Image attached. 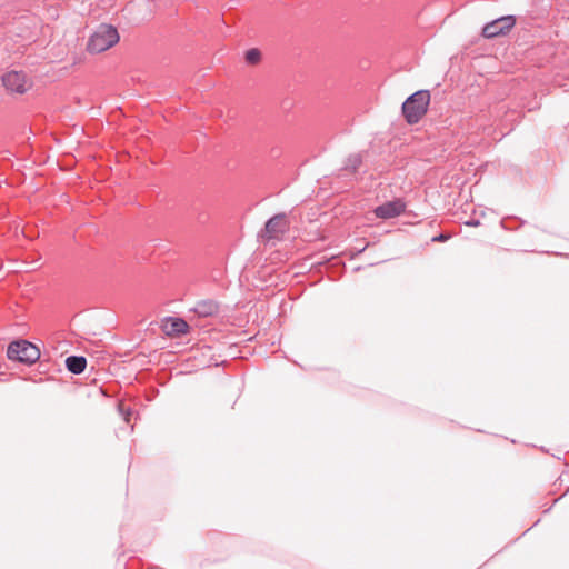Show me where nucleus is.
<instances>
[{"instance_id": "1", "label": "nucleus", "mask_w": 569, "mask_h": 569, "mask_svg": "<svg viewBox=\"0 0 569 569\" xmlns=\"http://www.w3.org/2000/svg\"><path fill=\"white\" fill-rule=\"evenodd\" d=\"M430 94L427 90H420L411 94L402 104V112L408 123H417L427 112Z\"/></svg>"}, {"instance_id": "2", "label": "nucleus", "mask_w": 569, "mask_h": 569, "mask_svg": "<svg viewBox=\"0 0 569 569\" xmlns=\"http://www.w3.org/2000/svg\"><path fill=\"white\" fill-rule=\"evenodd\" d=\"M118 41V30L110 24H101L90 37L87 49L91 53H100L113 47Z\"/></svg>"}, {"instance_id": "3", "label": "nucleus", "mask_w": 569, "mask_h": 569, "mask_svg": "<svg viewBox=\"0 0 569 569\" xmlns=\"http://www.w3.org/2000/svg\"><path fill=\"white\" fill-rule=\"evenodd\" d=\"M7 353L9 359L24 363H34L40 358V350L27 340L11 342Z\"/></svg>"}, {"instance_id": "4", "label": "nucleus", "mask_w": 569, "mask_h": 569, "mask_svg": "<svg viewBox=\"0 0 569 569\" xmlns=\"http://www.w3.org/2000/svg\"><path fill=\"white\" fill-rule=\"evenodd\" d=\"M2 84L11 93L23 94L31 87L32 82L22 71L11 70L2 76Z\"/></svg>"}, {"instance_id": "5", "label": "nucleus", "mask_w": 569, "mask_h": 569, "mask_svg": "<svg viewBox=\"0 0 569 569\" xmlns=\"http://www.w3.org/2000/svg\"><path fill=\"white\" fill-rule=\"evenodd\" d=\"M513 26L515 18L512 16L501 17L487 23L482 29V36L489 39L495 38L507 33Z\"/></svg>"}, {"instance_id": "6", "label": "nucleus", "mask_w": 569, "mask_h": 569, "mask_svg": "<svg viewBox=\"0 0 569 569\" xmlns=\"http://www.w3.org/2000/svg\"><path fill=\"white\" fill-rule=\"evenodd\" d=\"M406 210V203L401 199L388 201L375 209V214L379 219H391L399 217Z\"/></svg>"}, {"instance_id": "7", "label": "nucleus", "mask_w": 569, "mask_h": 569, "mask_svg": "<svg viewBox=\"0 0 569 569\" xmlns=\"http://www.w3.org/2000/svg\"><path fill=\"white\" fill-rule=\"evenodd\" d=\"M289 228L288 220L284 214H276L269 219L264 227L266 237L268 239L280 238Z\"/></svg>"}, {"instance_id": "8", "label": "nucleus", "mask_w": 569, "mask_h": 569, "mask_svg": "<svg viewBox=\"0 0 569 569\" xmlns=\"http://www.w3.org/2000/svg\"><path fill=\"white\" fill-rule=\"evenodd\" d=\"M219 310V306L213 300L199 301L192 309V311L201 318H207L216 315Z\"/></svg>"}, {"instance_id": "9", "label": "nucleus", "mask_w": 569, "mask_h": 569, "mask_svg": "<svg viewBox=\"0 0 569 569\" xmlns=\"http://www.w3.org/2000/svg\"><path fill=\"white\" fill-rule=\"evenodd\" d=\"M166 332L168 335H180L188 330V323L179 318H170L164 325Z\"/></svg>"}, {"instance_id": "10", "label": "nucleus", "mask_w": 569, "mask_h": 569, "mask_svg": "<svg viewBox=\"0 0 569 569\" xmlns=\"http://www.w3.org/2000/svg\"><path fill=\"white\" fill-rule=\"evenodd\" d=\"M87 366V360L83 357L70 356L66 359L67 369L74 373L80 375L84 371Z\"/></svg>"}, {"instance_id": "11", "label": "nucleus", "mask_w": 569, "mask_h": 569, "mask_svg": "<svg viewBox=\"0 0 569 569\" xmlns=\"http://www.w3.org/2000/svg\"><path fill=\"white\" fill-rule=\"evenodd\" d=\"M261 53L258 49H250L246 52V61L250 64H256L260 61Z\"/></svg>"}, {"instance_id": "12", "label": "nucleus", "mask_w": 569, "mask_h": 569, "mask_svg": "<svg viewBox=\"0 0 569 569\" xmlns=\"http://www.w3.org/2000/svg\"><path fill=\"white\" fill-rule=\"evenodd\" d=\"M348 167L355 171L360 166L361 158L359 154H353L348 159Z\"/></svg>"}, {"instance_id": "13", "label": "nucleus", "mask_w": 569, "mask_h": 569, "mask_svg": "<svg viewBox=\"0 0 569 569\" xmlns=\"http://www.w3.org/2000/svg\"><path fill=\"white\" fill-rule=\"evenodd\" d=\"M449 238H450L449 234L441 233V234H439L437 237H433L432 241L433 242H443V241H447Z\"/></svg>"}]
</instances>
